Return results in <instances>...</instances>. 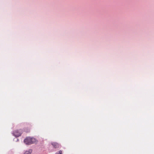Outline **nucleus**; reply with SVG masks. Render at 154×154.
Masks as SVG:
<instances>
[{"mask_svg":"<svg viewBox=\"0 0 154 154\" xmlns=\"http://www.w3.org/2000/svg\"><path fill=\"white\" fill-rule=\"evenodd\" d=\"M56 154H62V151L61 150H60L58 152H56Z\"/></svg>","mask_w":154,"mask_h":154,"instance_id":"obj_5","label":"nucleus"},{"mask_svg":"<svg viewBox=\"0 0 154 154\" xmlns=\"http://www.w3.org/2000/svg\"><path fill=\"white\" fill-rule=\"evenodd\" d=\"M22 133L21 130H16L13 132V134L16 137H18L21 135Z\"/></svg>","mask_w":154,"mask_h":154,"instance_id":"obj_2","label":"nucleus"},{"mask_svg":"<svg viewBox=\"0 0 154 154\" xmlns=\"http://www.w3.org/2000/svg\"><path fill=\"white\" fill-rule=\"evenodd\" d=\"M52 145L53 147L55 148H59L60 146V145L58 143L56 142L52 143Z\"/></svg>","mask_w":154,"mask_h":154,"instance_id":"obj_3","label":"nucleus"},{"mask_svg":"<svg viewBox=\"0 0 154 154\" xmlns=\"http://www.w3.org/2000/svg\"><path fill=\"white\" fill-rule=\"evenodd\" d=\"M35 139L33 138L30 137H27L24 140V142L26 144H30L35 142Z\"/></svg>","mask_w":154,"mask_h":154,"instance_id":"obj_1","label":"nucleus"},{"mask_svg":"<svg viewBox=\"0 0 154 154\" xmlns=\"http://www.w3.org/2000/svg\"><path fill=\"white\" fill-rule=\"evenodd\" d=\"M32 152V150L31 149H30L26 151L24 154H31V153Z\"/></svg>","mask_w":154,"mask_h":154,"instance_id":"obj_4","label":"nucleus"}]
</instances>
